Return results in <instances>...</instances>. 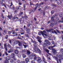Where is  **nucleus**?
Listing matches in <instances>:
<instances>
[{"instance_id": "1", "label": "nucleus", "mask_w": 63, "mask_h": 63, "mask_svg": "<svg viewBox=\"0 0 63 63\" xmlns=\"http://www.w3.org/2000/svg\"><path fill=\"white\" fill-rule=\"evenodd\" d=\"M42 39L40 37L38 36L37 37V39H38V41L40 43H41V42H42V41H41V39Z\"/></svg>"}, {"instance_id": "2", "label": "nucleus", "mask_w": 63, "mask_h": 63, "mask_svg": "<svg viewBox=\"0 0 63 63\" xmlns=\"http://www.w3.org/2000/svg\"><path fill=\"white\" fill-rule=\"evenodd\" d=\"M52 52H53V54H56V53H57V52H56V50H55V49L53 48H52Z\"/></svg>"}, {"instance_id": "3", "label": "nucleus", "mask_w": 63, "mask_h": 63, "mask_svg": "<svg viewBox=\"0 0 63 63\" xmlns=\"http://www.w3.org/2000/svg\"><path fill=\"white\" fill-rule=\"evenodd\" d=\"M35 10H32L31 11H30V12L29 13V14H31V13H34V12H35V10H36V9H37V7H36L35 8Z\"/></svg>"}, {"instance_id": "4", "label": "nucleus", "mask_w": 63, "mask_h": 63, "mask_svg": "<svg viewBox=\"0 0 63 63\" xmlns=\"http://www.w3.org/2000/svg\"><path fill=\"white\" fill-rule=\"evenodd\" d=\"M59 57L61 59H63V56L60 55L59 56Z\"/></svg>"}, {"instance_id": "5", "label": "nucleus", "mask_w": 63, "mask_h": 63, "mask_svg": "<svg viewBox=\"0 0 63 63\" xmlns=\"http://www.w3.org/2000/svg\"><path fill=\"white\" fill-rule=\"evenodd\" d=\"M42 34V35L44 37V33L42 31H41L40 32H39L38 33V34L39 35H41Z\"/></svg>"}, {"instance_id": "6", "label": "nucleus", "mask_w": 63, "mask_h": 63, "mask_svg": "<svg viewBox=\"0 0 63 63\" xmlns=\"http://www.w3.org/2000/svg\"><path fill=\"white\" fill-rule=\"evenodd\" d=\"M6 59L7 60H10L11 59V58L9 56L7 57L6 58Z\"/></svg>"}, {"instance_id": "7", "label": "nucleus", "mask_w": 63, "mask_h": 63, "mask_svg": "<svg viewBox=\"0 0 63 63\" xmlns=\"http://www.w3.org/2000/svg\"><path fill=\"white\" fill-rule=\"evenodd\" d=\"M38 59L37 60L38 62L40 63L41 62H42V60H41V59H40V58L39 57H38Z\"/></svg>"}, {"instance_id": "8", "label": "nucleus", "mask_w": 63, "mask_h": 63, "mask_svg": "<svg viewBox=\"0 0 63 63\" xmlns=\"http://www.w3.org/2000/svg\"><path fill=\"white\" fill-rule=\"evenodd\" d=\"M55 46H51L49 47L48 48L50 50H51V49L50 48H53L54 47H55Z\"/></svg>"}, {"instance_id": "9", "label": "nucleus", "mask_w": 63, "mask_h": 63, "mask_svg": "<svg viewBox=\"0 0 63 63\" xmlns=\"http://www.w3.org/2000/svg\"><path fill=\"white\" fill-rule=\"evenodd\" d=\"M27 31V33L28 34H30V29H28Z\"/></svg>"}, {"instance_id": "10", "label": "nucleus", "mask_w": 63, "mask_h": 63, "mask_svg": "<svg viewBox=\"0 0 63 63\" xmlns=\"http://www.w3.org/2000/svg\"><path fill=\"white\" fill-rule=\"evenodd\" d=\"M7 17H8V18L9 19H11V17H13V16H12V15L11 14L10 15V16H9V15H8V16H7Z\"/></svg>"}, {"instance_id": "11", "label": "nucleus", "mask_w": 63, "mask_h": 63, "mask_svg": "<svg viewBox=\"0 0 63 63\" xmlns=\"http://www.w3.org/2000/svg\"><path fill=\"white\" fill-rule=\"evenodd\" d=\"M55 23V22H54V24L51 23V24H50V26H53V25H54V24H56V23Z\"/></svg>"}, {"instance_id": "12", "label": "nucleus", "mask_w": 63, "mask_h": 63, "mask_svg": "<svg viewBox=\"0 0 63 63\" xmlns=\"http://www.w3.org/2000/svg\"><path fill=\"white\" fill-rule=\"evenodd\" d=\"M27 52L28 55H29L30 54V51L27 50Z\"/></svg>"}, {"instance_id": "13", "label": "nucleus", "mask_w": 63, "mask_h": 63, "mask_svg": "<svg viewBox=\"0 0 63 63\" xmlns=\"http://www.w3.org/2000/svg\"><path fill=\"white\" fill-rule=\"evenodd\" d=\"M15 53L16 54H17L18 53V51L17 50H16L15 51Z\"/></svg>"}, {"instance_id": "14", "label": "nucleus", "mask_w": 63, "mask_h": 63, "mask_svg": "<svg viewBox=\"0 0 63 63\" xmlns=\"http://www.w3.org/2000/svg\"><path fill=\"white\" fill-rule=\"evenodd\" d=\"M56 16H53L52 18H51V20L52 21H53L54 20V19H53V18H54V17H55Z\"/></svg>"}, {"instance_id": "15", "label": "nucleus", "mask_w": 63, "mask_h": 63, "mask_svg": "<svg viewBox=\"0 0 63 63\" xmlns=\"http://www.w3.org/2000/svg\"><path fill=\"white\" fill-rule=\"evenodd\" d=\"M49 42L48 40H46L45 41V43H46L47 44V43Z\"/></svg>"}, {"instance_id": "16", "label": "nucleus", "mask_w": 63, "mask_h": 63, "mask_svg": "<svg viewBox=\"0 0 63 63\" xmlns=\"http://www.w3.org/2000/svg\"><path fill=\"white\" fill-rule=\"evenodd\" d=\"M14 44H17L18 43V41L17 40H16L14 41Z\"/></svg>"}, {"instance_id": "17", "label": "nucleus", "mask_w": 63, "mask_h": 63, "mask_svg": "<svg viewBox=\"0 0 63 63\" xmlns=\"http://www.w3.org/2000/svg\"><path fill=\"white\" fill-rule=\"evenodd\" d=\"M27 51V50L26 49H24V50H22V52H26Z\"/></svg>"}, {"instance_id": "18", "label": "nucleus", "mask_w": 63, "mask_h": 63, "mask_svg": "<svg viewBox=\"0 0 63 63\" xmlns=\"http://www.w3.org/2000/svg\"><path fill=\"white\" fill-rule=\"evenodd\" d=\"M53 29H51V30H47V32H50L51 31H53Z\"/></svg>"}, {"instance_id": "19", "label": "nucleus", "mask_w": 63, "mask_h": 63, "mask_svg": "<svg viewBox=\"0 0 63 63\" xmlns=\"http://www.w3.org/2000/svg\"><path fill=\"white\" fill-rule=\"evenodd\" d=\"M9 62L8 61V60H6L5 61H4V63H9Z\"/></svg>"}, {"instance_id": "20", "label": "nucleus", "mask_w": 63, "mask_h": 63, "mask_svg": "<svg viewBox=\"0 0 63 63\" xmlns=\"http://www.w3.org/2000/svg\"><path fill=\"white\" fill-rule=\"evenodd\" d=\"M18 45L20 47L21 46H22V44H21V43L20 42H19Z\"/></svg>"}, {"instance_id": "21", "label": "nucleus", "mask_w": 63, "mask_h": 63, "mask_svg": "<svg viewBox=\"0 0 63 63\" xmlns=\"http://www.w3.org/2000/svg\"><path fill=\"white\" fill-rule=\"evenodd\" d=\"M61 52L62 54L63 55V49L62 48L61 49Z\"/></svg>"}, {"instance_id": "22", "label": "nucleus", "mask_w": 63, "mask_h": 63, "mask_svg": "<svg viewBox=\"0 0 63 63\" xmlns=\"http://www.w3.org/2000/svg\"><path fill=\"white\" fill-rule=\"evenodd\" d=\"M10 62L11 63H13L14 62V60L13 59H11L10 60Z\"/></svg>"}, {"instance_id": "23", "label": "nucleus", "mask_w": 63, "mask_h": 63, "mask_svg": "<svg viewBox=\"0 0 63 63\" xmlns=\"http://www.w3.org/2000/svg\"><path fill=\"white\" fill-rule=\"evenodd\" d=\"M11 56H12L13 57H15V55L13 53L11 54Z\"/></svg>"}, {"instance_id": "24", "label": "nucleus", "mask_w": 63, "mask_h": 63, "mask_svg": "<svg viewBox=\"0 0 63 63\" xmlns=\"http://www.w3.org/2000/svg\"><path fill=\"white\" fill-rule=\"evenodd\" d=\"M45 43V44H43V46L44 47H46L47 45V43Z\"/></svg>"}, {"instance_id": "25", "label": "nucleus", "mask_w": 63, "mask_h": 63, "mask_svg": "<svg viewBox=\"0 0 63 63\" xmlns=\"http://www.w3.org/2000/svg\"><path fill=\"white\" fill-rule=\"evenodd\" d=\"M33 56L34 57V59H37V57H36V55H33Z\"/></svg>"}, {"instance_id": "26", "label": "nucleus", "mask_w": 63, "mask_h": 63, "mask_svg": "<svg viewBox=\"0 0 63 63\" xmlns=\"http://www.w3.org/2000/svg\"><path fill=\"white\" fill-rule=\"evenodd\" d=\"M34 57V55H31L30 56V58H32Z\"/></svg>"}, {"instance_id": "27", "label": "nucleus", "mask_w": 63, "mask_h": 63, "mask_svg": "<svg viewBox=\"0 0 63 63\" xmlns=\"http://www.w3.org/2000/svg\"><path fill=\"white\" fill-rule=\"evenodd\" d=\"M59 16H60L61 17L62 16V13H60Z\"/></svg>"}, {"instance_id": "28", "label": "nucleus", "mask_w": 63, "mask_h": 63, "mask_svg": "<svg viewBox=\"0 0 63 63\" xmlns=\"http://www.w3.org/2000/svg\"><path fill=\"white\" fill-rule=\"evenodd\" d=\"M13 59H14V60H16V58L15 57H13Z\"/></svg>"}, {"instance_id": "29", "label": "nucleus", "mask_w": 63, "mask_h": 63, "mask_svg": "<svg viewBox=\"0 0 63 63\" xmlns=\"http://www.w3.org/2000/svg\"><path fill=\"white\" fill-rule=\"evenodd\" d=\"M25 61L28 62L29 61V59L27 58L26 59Z\"/></svg>"}, {"instance_id": "30", "label": "nucleus", "mask_w": 63, "mask_h": 63, "mask_svg": "<svg viewBox=\"0 0 63 63\" xmlns=\"http://www.w3.org/2000/svg\"><path fill=\"white\" fill-rule=\"evenodd\" d=\"M23 58H25V57H26V55H25V54H23Z\"/></svg>"}, {"instance_id": "31", "label": "nucleus", "mask_w": 63, "mask_h": 63, "mask_svg": "<svg viewBox=\"0 0 63 63\" xmlns=\"http://www.w3.org/2000/svg\"><path fill=\"white\" fill-rule=\"evenodd\" d=\"M44 4V3L43 2H41L39 4V5L41 6V5H42Z\"/></svg>"}, {"instance_id": "32", "label": "nucleus", "mask_w": 63, "mask_h": 63, "mask_svg": "<svg viewBox=\"0 0 63 63\" xmlns=\"http://www.w3.org/2000/svg\"><path fill=\"white\" fill-rule=\"evenodd\" d=\"M25 18L26 19H27V16L26 15H25Z\"/></svg>"}, {"instance_id": "33", "label": "nucleus", "mask_w": 63, "mask_h": 63, "mask_svg": "<svg viewBox=\"0 0 63 63\" xmlns=\"http://www.w3.org/2000/svg\"><path fill=\"white\" fill-rule=\"evenodd\" d=\"M37 50L38 51V52H41V50H40L39 49H37Z\"/></svg>"}, {"instance_id": "34", "label": "nucleus", "mask_w": 63, "mask_h": 63, "mask_svg": "<svg viewBox=\"0 0 63 63\" xmlns=\"http://www.w3.org/2000/svg\"><path fill=\"white\" fill-rule=\"evenodd\" d=\"M23 46L24 47V48H26V47H27V46L24 45V44H23Z\"/></svg>"}, {"instance_id": "35", "label": "nucleus", "mask_w": 63, "mask_h": 63, "mask_svg": "<svg viewBox=\"0 0 63 63\" xmlns=\"http://www.w3.org/2000/svg\"><path fill=\"white\" fill-rule=\"evenodd\" d=\"M45 51L47 52H49V50L47 49L45 50Z\"/></svg>"}, {"instance_id": "36", "label": "nucleus", "mask_w": 63, "mask_h": 63, "mask_svg": "<svg viewBox=\"0 0 63 63\" xmlns=\"http://www.w3.org/2000/svg\"><path fill=\"white\" fill-rule=\"evenodd\" d=\"M7 47V45L6 44H4V47Z\"/></svg>"}, {"instance_id": "37", "label": "nucleus", "mask_w": 63, "mask_h": 63, "mask_svg": "<svg viewBox=\"0 0 63 63\" xmlns=\"http://www.w3.org/2000/svg\"><path fill=\"white\" fill-rule=\"evenodd\" d=\"M43 32L44 34H47V32H46L45 31H44Z\"/></svg>"}, {"instance_id": "38", "label": "nucleus", "mask_w": 63, "mask_h": 63, "mask_svg": "<svg viewBox=\"0 0 63 63\" xmlns=\"http://www.w3.org/2000/svg\"><path fill=\"white\" fill-rule=\"evenodd\" d=\"M5 53L6 56H8V53H7V52H5Z\"/></svg>"}, {"instance_id": "39", "label": "nucleus", "mask_w": 63, "mask_h": 63, "mask_svg": "<svg viewBox=\"0 0 63 63\" xmlns=\"http://www.w3.org/2000/svg\"><path fill=\"white\" fill-rule=\"evenodd\" d=\"M28 62L27 61H24V63H28Z\"/></svg>"}, {"instance_id": "40", "label": "nucleus", "mask_w": 63, "mask_h": 63, "mask_svg": "<svg viewBox=\"0 0 63 63\" xmlns=\"http://www.w3.org/2000/svg\"><path fill=\"white\" fill-rule=\"evenodd\" d=\"M54 32L55 33V34H57V32H56V31H55V30H54Z\"/></svg>"}, {"instance_id": "41", "label": "nucleus", "mask_w": 63, "mask_h": 63, "mask_svg": "<svg viewBox=\"0 0 63 63\" xmlns=\"http://www.w3.org/2000/svg\"><path fill=\"white\" fill-rule=\"evenodd\" d=\"M47 44H48L49 45H50V42H49V41L47 43Z\"/></svg>"}, {"instance_id": "42", "label": "nucleus", "mask_w": 63, "mask_h": 63, "mask_svg": "<svg viewBox=\"0 0 63 63\" xmlns=\"http://www.w3.org/2000/svg\"><path fill=\"white\" fill-rule=\"evenodd\" d=\"M33 51L35 52H37V50L35 49H34V50H33Z\"/></svg>"}, {"instance_id": "43", "label": "nucleus", "mask_w": 63, "mask_h": 63, "mask_svg": "<svg viewBox=\"0 0 63 63\" xmlns=\"http://www.w3.org/2000/svg\"><path fill=\"white\" fill-rule=\"evenodd\" d=\"M10 51L11 52H13V49H10Z\"/></svg>"}, {"instance_id": "44", "label": "nucleus", "mask_w": 63, "mask_h": 63, "mask_svg": "<svg viewBox=\"0 0 63 63\" xmlns=\"http://www.w3.org/2000/svg\"><path fill=\"white\" fill-rule=\"evenodd\" d=\"M8 35H7L6 36L5 38L6 39H8Z\"/></svg>"}, {"instance_id": "45", "label": "nucleus", "mask_w": 63, "mask_h": 63, "mask_svg": "<svg viewBox=\"0 0 63 63\" xmlns=\"http://www.w3.org/2000/svg\"><path fill=\"white\" fill-rule=\"evenodd\" d=\"M3 4L4 5L5 7L6 8V9H7V7H6V5H5V4L4 3Z\"/></svg>"}, {"instance_id": "46", "label": "nucleus", "mask_w": 63, "mask_h": 63, "mask_svg": "<svg viewBox=\"0 0 63 63\" xmlns=\"http://www.w3.org/2000/svg\"><path fill=\"white\" fill-rule=\"evenodd\" d=\"M54 11H52L51 12V13L52 14H53V13H54Z\"/></svg>"}, {"instance_id": "47", "label": "nucleus", "mask_w": 63, "mask_h": 63, "mask_svg": "<svg viewBox=\"0 0 63 63\" xmlns=\"http://www.w3.org/2000/svg\"><path fill=\"white\" fill-rule=\"evenodd\" d=\"M13 32L12 33L13 34H16V32L15 31Z\"/></svg>"}, {"instance_id": "48", "label": "nucleus", "mask_w": 63, "mask_h": 63, "mask_svg": "<svg viewBox=\"0 0 63 63\" xmlns=\"http://www.w3.org/2000/svg\"><path fill=\"white\" fill-rule=\"evenodd\" d=\"M32 63H35V61H33L31 62Z\"/></svg>"}, {"instance_id": "49", "label": "nucleus", "mask_w": 63, "mask_h": 63, "mask_svg": "<svg viewBox=\"0 0 63 63\" xmlns=\"http://www.w3.org/2000/svg\"><path fill=\"white\" fill-rule=\"evenodd\" d=\"M34 48H35V49H36V46L34 45Z\"/></svg>"}, {"instance_id": "50", "label": "nucleus", "mask_w": 63, "mask_h": 63, "mask_svg": "<svg viewBox=\"0 0 63 63\" xmlns=\"http://www.w3.org/2000/svg\"><path fill=\"white\" fill-rule=\"evenodd\" d=\"M31 41L32 43H34V41L32 39H31Z\"/></svg>"}, {"instance_id": "51", "label": "nucleus", "mask_w": 63, "mask_h": 63, "mask_svg": "<svg viewBox=\"0 0 63 63\" xmlns=\"http://www.w3.org/2000/svg\"><path fill=\"white\" fill-rule=\"evenodd\" d=\"M20 8V6H19L17 7V9H19Z\"/></svg>"}, {"instance_id": "52", "label": "nucleus", "mask_w": 63, "mask_h": 63, "mask_svg": "<svg viewBox=\"0 0 63 63\" xmlns=\"http://www.w3.org/2000/svg\"><path fill=\"white\" fill-rule=\"evenodd\" d=\"M19 5H22V3L20 2L19 3Z\"/></svg>"}, {"instance_id": "53", "label": "nucleus", "mask_w": 63, "mask_h": 63, "mask_svg": "<svg viewBox=\"0 0 63 63\" xmlns=\"http://www.w3.org/2000/svg\"><path fill=\"white\" fill-rule=\"evenodd\" d=\"M57 32H58V33H60V32H59V31H58L57 30Z\"/></svg>"}, {"instance_id": "54", "label": "nucleus", "mask_w": 63, "mask_h": 63, "mask_svg": "<svg viewBox=\"0 0 63 63\" xmlns=\"http://www.w3.org/2000/svg\"><path fill=\"white\" fill-rule=\"evenodd\" d=\"M16 18H17L18 19V17H14L13 18V19H16Z\"/></svg>"}, {"instance_id": "55", "label": "nucleus", "mask_w": 63, "mask_h": 63, "mask_svg": "<svg viewBox=\"0 0 63 63\" xmlns=\"http://www.w3.org/2000/svg\"><path fill=\"white\" fill-rule=\"evenodd\" d=\"M44 35H45V36H47V35L46 34H45H45H44Z\"/></svg>"}, {"instance_id": "56", "label": "nucleus", "mask_w": 63, "mask_h": 63, "mask_svg": "<svg viewBox=\"0 0 63 63\" xmlns=\"http://www.w3.org/2000/svg\"><path fill=\"white\" fill-rule=\"evenodd\" d=\"M41 5H40V4H39V5H38V8H40V6Z\"/></svg>"}, {"instance_id": "57", "label": "nucleus", "mask_w": 63, "mask_h": 63, "mask_svg": "<svg viewBox=\"0 0 63 63\" xmlns=\"http://www.w3.org/2000/svg\"><path fill=\"white\" fill-rule=\"evenodd\" d=\"M34 20H35V21H36L37 20L36 18H35V17H34Z\"/></svg>"}, {"instance_id": "58", "label": "nucleus", "mask_w": 63, "mask_h": 63, "mask_svg": "<svg viewBox=\"0 0 63 63\" xmlns=\"http://www.w3.org/2000/svg\"><path fill=\"white\" fill-rule=\"evenodd\" d=\"M43 61H45V59L44 57H43Z\"/></svg>"}, {"instance_id": "59", "label": "nucleus", "mask_w": 63, "mask_h": 63, "mask_svg": "<svg viewBox=\"0 0 63 63\" xmlns=\"http://www.w3.org/2000/svg\"><path fill=\"white\" fill-rule=\"evenodd\" d=\"M8 47H11V46H10V45L9 44L8 45Z\"/></svg>"}, {"instance_id": "60", "label": "nucleus", "mask_w": 63, "mask_h": 63, "mask_svg": "<svg viewBox=\"0 0 63 63\" xmlns=\"http://www.w3.org/2000/svg\"><path fill=\"white\" fill-rule=\"evenodd\" d=\"M33 43L34 44H36V42L35 41H34Z\"/></svg>"}, {"instance_id": "61", "label": "nucleus", "mask_w": 63, "mask_h": 63, "mask_svg": "<svg viewBox=\"0 0 63 63\" xmlns=\"http://www.w3.org/2000/svg\"><path fill=\"white\" fill-rule=\"evenodd\" d=\"M11 51H10V50H8V53H10V52H11Z\"/></svg>"}, {"instance_id": "62", "label": "nucleus", "mask_w": 63, "mask_h": 63, "mask_svg": "<svg viewBox=\"0 0 63 63\" xmlns=\"http://www.w3.org/2000/svg\"><path fill=\"white\" fill-rule=\"evenodd\" d=\"M25 5H24V10H25Z\"/></svg>"}, {"instance_id": "63", "label": "nucleus", "mask_w": 63, "mask_h": 63, "mask_svg": "<svg viewBox=\"0 0 63 63\" xmlns=\"http://www.w3.org/2000/svg\"><path fill=\"white\" fill-rule=\"evenodd\" d=\"M2 56V53H0V57H1Z\"/></svg>"}, {"instance_id": "64", "label": "nucleus", "mask_w": 63, "mask_h": 63, "mask_svg": "<svg viewBox=\"0 0 63 63\" xmlns=\"http://www.w3.org/2000/svg\"><path fill=\"white\" fill-rule=\"evenodd\" d=\"M43 61L44 63H47V62H46V61Z\"/></svg>"}]
</instances>
